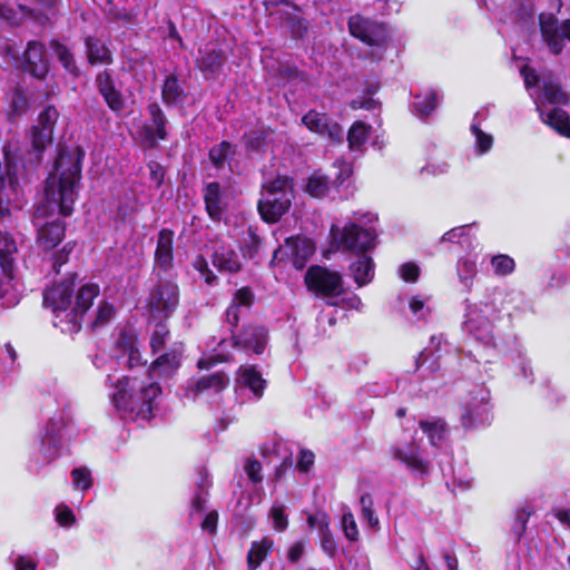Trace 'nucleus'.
I'll return each instance as SVG.
<instances>
[{"label": "nucleus", "instance_id": "9", "mask_svg": "<svg viewBox=\"0 0 570 570\" xmlns=\"http://www.w3.org/2000/svg\"><path fill=\"white\" fill-rule=\"evenodd\" d=\"M460 407V423L465 431L488 426L492 422L493 415L491 412L489 392H482L480 395H471Z\"/></svg>", "mask_w": 570, "mask_h": 570}, {"label": "nucleus", "instance_id": "60", "mask_svg": "<svg viewBox=\"0 0 570 570\" xmlns=\"http://www.w3.org/2000/svg\"><path fill=\"white\" fill-rule=\"evenodd\" d=\"M471 130L476 137V145L480 154L489 151L493 144L491 135L485 134L478 125H472Z\"/></svg>", "mask_w": 570, "mask_h": 570}, {"label": "nucleus", "instance_id": "48", "mask_svg": "<svg viewBox=\"0 0 570 570\" xmlns=\"http://www.w3.org/2000/svg\"><path fill=\"white\" fill-rule=\"evenodd\" d=\"M138 347V336L134 331L124 330L119 333L116 342L115 350L124 355L135 352Z\"/></svg>", "mask_w": 570, "mask_h": 570}, {"label": "nucleus", "instance_id": "40", "mask_svg": "<svg viewBox=\"0 0 570 570\" xmlns=\"http://www.w3.org/2000/svg\"><path fill=\"white\" fill-rule=\"evenodd\" d=\"M240 383L248 387L257 397H262L266 389V380L263 379L255 366L240 368Z\"/></svg>", "mask_w": 570, "mask_h": 570}, {"label": "nucleus", "instance_id": "47", "mask_svg": "<svg viewBox=\"0 0 570 570\" xmlns=\"http://www.w3.org/2000/svg\"><path fill=\"white\" fill-rule=\"evenodd\" d=\"M534 509L529 505L515 510L514 521L513 524L511 525V531L513 532L518 541L523 537L527 530V523L530 517L534 514Z\"/></svg>", "mask_w": 570, "mask_h": 570}, {"label": "nucleus", "instance_id": "10", "mask_svg": "<svg viewBox=\"0 0 570 570\" xmlns=\"http://www.w3.org/2000/svg\"><path fill=\"white\" fill-rule=\"evenodd\" d=\"M539 29L549 51L559 56L564 48V40L570 41V19L559 23L558 18L550 13L539 16Z\"/></svg>", "mask_w": 570, "mask_h": 570}, {"label": "nucleus", "instance_id": "51", "mask_svg": "<svg viewBox=\"0 0 570 570\" xmlns=\"http://www.w3.org/2000/svg\"><path fill=\"white\" fill-rule=\"evenodd\" d=\"M75 247H76V243L70 240V242H67L62 246L61 249H58L52 253V255H51L52 269L56 274H59L61 267L69 262L70 255L73 252Z\"/></svg>", "mask_w": 570, "mask_h": 570}, {"label": "nucleus", "instance_id": "52", "mask_svg": "<svg viewBox=\"0 0 570 570\" xmlns=\"http://www.w3.org/2000/svg\"><path fill=\"white\" fill-rule=\"evenodd\" d=\"M115 306L108 301H101L97 307L96 316L91 323L94 328L105 326L115 315Z\"/></svg>", "mask_w": 570, "mask_h": 570}, {"label": "nucleus", "instance_id": "23", "mask_svg": "<svg viewBox=\"0 0 570 570\" xmlns=\"http://www.w3.org/2000/svg\"><path fill=\"white\" fill-rule=\"evenodd\" d=\"M87 62L90 66L114 63L112 51L108 45L96 36H87L83 40Z\"/></svg>", "mask_w": 570, "mask_h": 570}, {"label": "nucleus", "instance_id": "62", "mask_svg": "<svg viewBox=\"0 0 570 570\" xmlns=\"http://www.w3.org/2000/svg\"><path fill=\"white\" fill-rule=\"evenodd\" d=\"M271 517L273 519L274 529L276 531L282 532L287 528V515L285 514L283 507L274 505L271 509Z\"/></svg>", "mask_w": 570, "mask_h": 570}, {"label": "nucleus", "instance_id": "44", "mask_svg": "<svg viewBox=\"0 0 570 570\" xmlns=\"http://www.w3.org/2000/svg\"><path fill=\"white\" fill-rule=\"evenodd\" d=\"M543 95L546 99L557 106H568L570 104V95L563 90L559 82L549 81L543 85Z\"/></svg>", "mask_w": 570, "mask_h": 570}, {"label": "nucleus", "instance_id": "31", "mask_svg": "<svg viewBox=\"0 0 570 570\" xmlns=\"http://www.w3.org/2000/svg\"><path fill=\"white\" fill-rule=\"evenodd\" d=\"M61 436L56 429V423L52 419L48 421L45 429V434L40 440V453L45 459L51 461L56 458L60 448Z\"/></svg>", "mask_w": 570, "mask_h": 570}, {"label": "nucleus", "instance_id": "7", "mask_svg": "<svg viewBox=\"0 0 570 570\" xmlns=\"http://www.w3.org/2000/svg\"><path fill=\"white\" fill-rule=\"evenodd\" d=\"M333 244L337 250L363 255L376 247L377 234L373 228L350 223L341 229Z\"/></svg>", "mask_w": 570, "mask_h": 570}, {"label": "nucleus", "instance_id": "14", "mask_svg": "<svg viewBox=\"0 0 570 570\" xmlns=\"http://www.w3.org/2000/svg\"><path fill=\"white\" fill-rule=\"evenodd\" d=\"M149 122L141 128L142 144L148 149L157 147L159 140H166L168 137L166 126L167 117L157 102L148 105Z\"/></svg>", "mask_w": 570, "mask_h": 570}, {"label": "nucleus", "instance_id": "6", "mask_svg": "<svg viewBox=\"0 0 570 570\" xmlns=\"http://www.w3.org/2000/svg\"><path fill=\"white\" fill-rule=\"evenodd\" d=\"M304 284L306 289L315 296L334 298L345 293L343 275L317 264L307 268Z\"/></svg>", "mask_w": 570, "mask_h": 570}, {"label": "nucleus", "instance_id": "29", "mask_svg": "<svg viewBox=\"0 0 570 570\" xmlns=\"http://www.w3.org/2000/svg\"><path fill=\"white\" fill-rule=\"evenodd\" d=\"M212 264L220 273L236 274L242 271V263L236 252L232 248L216 249L212 256Z\"/></svg>", "mask_w": 570, "mask_h": 570}, {"label": "nucleus", "instance_id": "27", "mask_svg": "<svg viewBox=\"0 0 570 570\" xmlns=\"http://www.w3.org/2000/svg\"><path fill=\"white\" fill-rule=\"evenodd\" d=\"M541 120L559 136L570 139V115L560 107H553L547 114L540 112Z\"/></svg>", "mask_w": 570, "mask_h": 570}, {"label": "nucleus", "instance_id": "57", "mask_svg": "<svg viewBox=\"0 0 570 570\" xmlns=\"http://www.w3.org/2000/svg\"><path fill=\"white\" fill-rule=\"evenodd\" d=\"M244 470L252 483L257 484L263 481V466L256 458H248L245 462Z\"/></svg>", "mask_w": 570, "mask_h": 570}, {"label": "nucleus", "instance_id": "35", "mask_svg": "<svg viewBox=\"0 0 570 570\" xmlns=\"http://www.w3.org/2000/svg\"><path fill=\"white\" fill-rule=\"evenodd\" d=\"M294 179L287 175L277 174L275 178L262 185V195L282 196L293 195Z\"/></svg>", "mask_w": 570, "mask_h": 570}, {"label": "nucleus", "instance_id": "17", "mask_svg": "<svg viewBox=\"0 0 570 570\" xmlns=\"http://www.w3.org/2000/svg\"><path fill=\"white\" fill-rule=\"evenodd\" d=\"M234 347L252 350L256 354H262L267 344L268 332L263 325H244L238 332L230 330Z\"/></svg>", "mask_w": 570, "mask_h": 570}, {"label": "nucleus", "instance_id": "56", "mask_svg": "<svg viewBox=\"0 0 570 570\" xmlns=\"http://www.w3.org/2000/svg\"><path fill=\"white\" fill-rule=\"evenodd\" d=\"M255 301V295L249 286L238 288L234 295L232 302L240 307L249 309Z\"/></svg>", "mask_w": 570, "mask_h": 570}, {"label": "nucleus", "instance_id": "59", "mask_svg": "<svg viewBox=\"0 0 570 570\" xmlns=\"http://www.w3.org/2000/svg\"><path fill=\"white\" fill-rule=\"evenodd\" d=\"M197 491L195 492V495L193 499H204L208 495V489L212 485V482L209 480L208 471L206 468H200L197 471Z\"/></svg>", "mask_w": 570, "mask_h": 570}, {"label": "nucleus", "instance_id": "45", "mask_svg": "<svg viewBox=\"0 0 570 570\" xmlns=\"http://www.w3.org/2000/svg\"><path fill=\"white\" fill-rule=\"evenodd\" d=\"M155 330L150 336L149 346L153 354H157L164 350L167 340L170 335V331L165 321L157 320Z\"/></svg>", "mask_w": 570, "mask_h": 570}, {"label": "nucleus", "instance_id": "38", "mask_svg": "<svg viewBox=\"0 0 570 570\" xmlns=\"http://www.w3.org/2000/svg\"><path fill=\"white\" fill-rule=\"evenodd\" d=\"M330 178L315 170L308 178L304 191L313 198L322 199L330 193Z\"/></svg>", "mask_w": 570, "mask_h": 570}, {"label": "nucleus", "instance_id": "18", "mask_svg": "<svg viewBox=\"0 0 570 570\" xmlns=\"http://www.w3.org/2000/svg\"><path fill=\"white\" fill-rule=\"evenodd\" d=\"M294 195L271 196L262 195L257 202V212L261 219L266 224L281 222L291 207Z\"/></svg>", "mask_w": 570, "mask_h": 570}, {"label": "nucleus", "instance_id": "5", "mask_svg": "<svg viewBox=\"0 0 570 570\" xmlns=\"http://www.w3.org/2000/svg\"><path fill=\"white\" fill-rule=\"evenodd\" d=\"M180 291L176 282L159 279L150 289L146 298L145 308L150 318L166 321L170 318L179 306Z\"/></svg>", "mask_w": 570, "mask_h": 570}, {"label": "nucleus", "instance_id": "63", "mask_svg": "<svg viewBox=\"0 0 570 570\" xmlns=\"http://www.w3.org/2000/svg\"><path fill=\"white\" fill-rule=\"evenodd\" d=\"M307 523L312 529L327 531V527H330V517L325 512L318 511L307 517Z\"/></svg>", "mask_w": 570, "mask_h": 570}, {"label": "nucleus", "instance_id": "61", "mask_svg": "<svg viewBox=\"0 0 570 570\" xmlns=\"http://www.w3.org/2000/svg\"><path fill=\"white\" fill-rule=\"evenodd\" d=\"M147 167L149 169L150 180L155 184L156 188H160L165 180V175H166L165 167L156 160H150L147 164Z\"/></svg>", "mask_w": 570, "mask_h": 570}, {"label": "nucleus", "instance_id": "36", "mask_svg": "<svg viewBox=\"0 0 570 570\" xmlns=\"http://www.w3.org/2000/svg\"><path fill=\"white\" fill-rule=\"evenodd\" d=\"M50 48L55 51L62 68L75 78H78L80 76V70L71 50L57 39H52L50 41Z\"/></svg>", "mask_w": 570, "mask_h": 570}, {"label": "nucleus", "instance_id": "3", "mask_svg": "<svg viewBox=\"0 0 570 570\" xmlns=\"http://www.w3.org/2000/svg\"><path fill=\"white\" fill-rule=\"evenodd\" d=\"M114 386L112 403L120 419L149 422L154 417L156 399L161 394L157 382L140 383L137 377L125 375Z\"/></svg>", "mask_w": 570, "mask_h": 570}, {"label": "nucleus", "instance_id": "50", "mask_svg": "<svg viewBox=\"0 0 570 570\" xmlns=\"http://www.w3.org/2000/svg\"><path fill=\"white\" fill-rule=\"evenodd\" d=\"M493 272L497 276H507L514 272L515 262L507 254L494 255L491 259Z\"/></svg>", "mask_w": 570, "mask_h": 570}, {"label": "nucleus", "instance_id": "2", "mask_svg": "<svg viewBox=\"0 0 570 570\" xmlns=\"http://www.w3.org/2000/svg\"><path fill=\"white\" fill-rule=\"evenodd\" d=\"M85 151L77 147L75 153L60 151L55 160L53 170L49 173L43 193L48 210L56 207L63 217L73 213L77 187L81 179Z\"/></svg>", "mask_w": 570, "mask_h": 570}, {"label": "nucleus", "instance_id": "30", "mask_svg": "<svg viewBox=\"0 0 570 570\" xmlns=\"http://www.w3.org/2000/svg\"><path fill=\"white\" fill-rule=\"evenodd\" d=\"M187 94L181 87L177 73H170L164 79L161 86V101L166 106H176L185 100Z\"/></svg>", "mask_w": 570, "mask_h": 570}, {"label": "nucleus", "instance_id": "8", "mask_svg": "<svg viewBox=\"0 0 570 570\" xmlns=\"http://www.w3.org/2000/svg\"><path fill=\"white\" fill-rule=\"evenodd\" d=\"M59 111L55 105H47L38 115L37 122L29 130V139L37 158L41 160L42 154L53 142L56 124Z\"/></svg>", "mask_w": 570, "mask_h": 570}, {"label": "nucleus", "instance_id": "15", "mask_svg": "<svg viewBox=\"0 0 570 570\" xmlns=\"http://www.w3.org/2000/svg\"><path fill=\"white\" fill-rule=\"evenodd\" d=\"M302 124L309 131L327 137L333 142H341L343 140L344 131L342 126L325 112L311 109L302 117Z\"/></svg>", "mask_w": 570, "mask_h": 570}, {"label": "nucleus", "instance_id": "19", "mask_svg": "<svg viewBox=\"0 0 570 570\" xmlns=\"http://www.w3.org/2000/svg\"><path fill=\"white\" fill-rule=\"evenodd\" d=\"M174 239L175 232L170 228H161L157 235L154 253V269L163 274L169 273L174 267Z\"/></svg>", "mask_w": 570, "mask_h": 570}, {"label": "nucleus", "instance_id": "26", "mask_svg": "<svg viewBox=\"0 0 570 570\" xmlns=\"http://www.w3.org/2000/svg\"><path fill=\"white\" fill-rule=\"evenodd\" d=\"M106 17L111 22L132 24L137 19V11L130 8V0H107Z\"/></svg>", "mask_w": 570, "mask_h": 570}, {"label": "nucleus", "instance_id": "33", "mask_svg": "<svg viewBox=\"0 0 570 570\" xmlns=\"http://www.w3.org/2000/svg\"><path fill=\"white\" fill-rule=\"evenodd\" d=\"M236 153V145L223 140L209 149L208 159L216 170H220L235 157Z\"/></svg>", "mask_w": 570, "mask_h": 570}, {"label": "nucleus", "instance_id": "21", "mask_svg": "<svg viewBox=\"0 0 570 570\" xmlns=\"http://www.w3.org/2000/svg\"><path fill=\"white\" fill-rule=\"evenodd\" d=\"M274 135L275 130L272 127L261 125L245 131L242 136V142L247 153L266 155L269 145L274 140Z\"/></svg>", "mask_w": 570, "mask_h": 570}, {"label": "nucleus", "instance_id": "55", "mask_svg": "<svg viewBox=\"0 0 570 570\" xmlns=\"http://www.w3.org/2000/svg\"><path fill=\"white\" fill-rule=\"evenodd\" d=\"M193 267L200 274L206 284L212 285L217 277L208 266L207 259L203 255H197L193 262Z\"/></svg>", "mask_w": 570, "mask_h": 570}, {"label": "nucleus", "instance_id": "22", "mask_svg": "<svg viewBox=\"0 0 570 570\" xmlns=\"http://www.w3.org/2000/svg\"><path fill=\"white\" fill-rule=\"evenodd\" d=\"M181 365V353L176 350H170L160 354L147 367V374L151 381L155 376L171 377L176 374Z\"/></svg>", "mask_w": 570, "mask_h": 570}, {"label": "nucleus", "instance_id": "24", "mask_svg": "<svg viewBox=\"0 0 570 570\" xmlns=\"http://www.w3.org/2000/svg\"><path fill=\"white\" fill-rule=\"evenodd\" d=\"M205 210L209 218L219 222L224 213L223 191L218 181L207 183L203 190Z\"/></svg>", "mask_w": 570, "mask_h": 570}, {"label": "nucleus", "instance_id": "43", "mask_svg": "<svg viewBox=\"0 0 570 570\" xmlns=\"http://www.w3.org/2000/svg\"><path fill=\"white\" fill-rule=\"evenodd\" d=\"M263 247V238L258 235L257 228L249 226L247 236L244 238L240 252L244 258L254 259Z\"/></svg>", "mask_w": 570, "mask_h": 570}, {"label": "nucleus", "instance_id": "28", "mask_svg": "<svg viewBox=\"0 0 570 570\" xmlns=\"http://www.w3.org/2000/svg\"><path fill=\"white\" fill-rule=\"evenodd\" d=\"M348 268L358 287L370 284L375 275V263L367 254L358 255V258Z\"/></svg>", "mask_w": 570, "mask_h": 570}, {"label": "nucleus", "instance_id": "46", "mask_svg": "<svg viewBox=\"0 0 570 570\" xmlns=\"http://www.w3.org/2000/svg\"><path fill=\"white\" fill-rule=\"evenodd\" d=\"M438 106V92L434 89H430L423 97L415 96L414 108L416 112L422 117H429Z\"/></svg>", "mask_w": 570, "mask_h": 570}, {"label": "nucleus", "instance_id": "13", "mask_svg": "<svg viewBox=\"0 0 570 570\" xmlns=\"http://www.w3.org/2000/svg\"><path fill=\"white\" fill-rule=\"evenodd\" d=\"M21 66L24 72L37 80H45L49 73V59L43 42L30 40L21 57Z\"/></svg>", "mask_w": 570, "mask_h": 570}, {"label": "nucleus", "instance_id": "34", "mask_svg": "<svg viewBox=\"0 0 570 570\" xmlns=\"http://www.w3.org/2000/svg\"><path fill=\"white\" fill-rule=\"evenodd\" d=\"M30 109V100L26 90L18 85L10 95L9 108L7 111L8 120L13 122L16 118L22 117Z\"/></svg>", "mask_w": 570, "mask_h": 570}, {"label": "nucleus", "instance_id": "54", "mask_svg": "<svg viewBox=\"0 0 570 570\" xmlns=\"http://www.w3.org/2000/svg\"><path fill=\"white\" fill-rule=\"evenodd\" d=\"M72 484L85 492L92 487V476L87 468H76L71 471Z\"/></svg>", "mask_w": 570, "mask_h": 570}, {"label": "nucleus", "instance_id": "12", "mask_svg": "<svg viewBox=\"0 0 570 570\" xmlns=\"http://www.w3.org/2000/svg\"><path fill=\"white\" fill-rule=\"evenodd\" d=\"M95 87L109 110L115 115H120L126 107V101L114 77V71L111 69L100 70L95 76Z\"/></svg>", "mask_w": 570, "mask_h": 570}, {"label": "nucleus", "instance_id": "42", "mask_svg": "<svg viewBox=\"0 0 570 570\" xmlns=\"http://www.w3.org/2000/svg\"><path fill=\"white\" fill-rule=\"evenodd\" d=\"M419 428L426 434L430 444L433 446H438L446 433V422L443 419L421 420Z\"/></svg>", "mask_w": 570, "mask_h": 570}, {"label": "nucleus", "instance_id": "4", "mask_svg": "<svg viewBox=\"0 0 570 570\" xmlns=\"http://www.w3.org/2000/svg\"><path fill=\"white\" fill-rule=\"evenodd\" d=\"M350 35L370 48V55L381 61L392 41L387 23L363 14L351 16L347 20Z\"/></svg>", "mask_w": 570, "mask_h": 570}, {"label": "nucleus", "instance_id": "37", "mask_svg": "<svg viewBox=\"0 0 570 570\" xmlns=\"http://www.w3.org/2000/svg\"><path fill=\"white\" fill-rule=\"evenodd\" d=\"M17 244L12 238H3L0 247V268L2 275L8 279L13 278L14 262L13 255L17 253Z\"/></svg>", "mask_w": 570, "mask_h": 570}, {"label": "nucleus", "instance_id": "49", "mask_svg": "<svg viewBox=\"0 0 570 570\" xmlns=\"http://www.w3.org/2000/svg\"><path fill=\"white\" fill-rule=\"evenodd\" d=\"M285 21L294 39H304L307 36L309 30V22L305 18L289 14L286 17Z\"/></svg>", "mask_w": 570, "mask_h": 570}, {"label": "nucleus", "instance_id": "53", "mask_svg": "<svg viewBox=\"0 0 570 570\" xmlns=\"http://www.w3.org/2000/svg\"><path fill=\"white\" fill-rule=\"evenodd\" d=\"M341 529L345 538L351 542H356L360 538L356 520L351 511H344L341 519Z\"/></svg>", "mask_w": 570, "mask_h": 570}, {"label": "nucleus", "instance_id": "16", "mask_svg": "<svg viewBox=\"0 0 570 570\" xmlns=\"http://www.w3.org/2000/svg\"><path fill=\"white\" fill-rule=\"evenodd\" d=\"M227 59L225 50L218 43L208 42L198 49L195 66L206 78H214L223 71Z\"/></svg>", "mask_w": 570, "mask_h": 570}, {"label": "nucleus", "instance_id": "39", "mask_svg": "<svg viewBox=\"0 0 570 570\" xmlns=\"http://www.w3.org/2000/svg\"><path fill=\"white\" fill-rule=\"evenodd\" d=\"M273 547V542L268 539L254 541L247 552L248 570H256L267 558Z\"/></svg>", "mask_w": 570, "mask_h": 570}, {"label": "nucleus", "instance_id": "58", "mask_svg": "<svg viewBox=\"0 0 570 570\" xmlns=\"http://www.w3.org/2000/svg\"><path fill=\"white\" fill-rule=\"evenodd\" d=\"M56 521L59 525L69 528L75 524L76 517L71 508L61 503L56 507Z\"/></svg>", "mask_w": 570, "mask_h": 570}, {"label": "nucleus", "instance_id": "20", "mask_svg": "<svg viewBox=\"0 0 570 570\" xmlns=\"http://www.w3.org/2000/svg\"><path fill=\"white\" fill-rule=\"evenodd\" d=\"M390 452L395 460L402 462L413 473L421 476L429 474L430 463L422 458L420 446L415 442L412 441L404 448L393 445Z\"/></svg>", "mask_w": 570, "mask_h": 570}, {"label": "nucleus", "instance_id": "41", "mask_svg": "<svg viewBox=\"0 0 570 570\" xmlns=\"http://www.w3.org/2000/svg\"><path fill=\"white\" fill-rule=\"evenodd\" d=\"M372 127L364 121L353 122L347 132V142L351 150H361L370 138Z\"/></svg>", "mask_w": 570, "mask_h": 570}, {"label": "nucleus", "instance_id": "25", "mask_svg": "<svg viewBox=\"0 0 570 570\" xmlns=\"http://www.w3.org/2000/svg\"><path fill=\"white\" fill-rule=\"evenodd\" d=\"M285 247L294 257V266L296 268H302L305 265V262L312 257L315 252L314 243L311 239L302 238L299 236L286 238Z\"/></svg>", "mask_w": 570, "mask_h": 570}, {"label": "nucleus", "instance_id": "32", "mask_svg": "<svg viewBox=\"0 0 570 570\" xmlns=\"http://www.w3.org/2000/svg\"><path fill=\"white\" fill-rule=\"evenodd\" d=\"M228 383L227 374L224 371H219L197 380L189 390L195 394H202L208 390L220 393L227 387Z\"/></svg>", "mask_w": 570, "mask_h": 570}, {"label": "nucleus", "instance_id": "11", "mask_svg": "<svg viewBox=\"0 0 570 570\" xmlns=\"http://www.w3.org/2000/svg\"><path fill=\"white\" fill-rule=\"evenodd\" d=\"M49 210L47 206H38L35 212L33 224L37 226V242L47 250L57 247L66 236V223L59 218L51 222L41 223L40 219L47 217Z\"/></svg>", "mask_w": 570, "mask_h": 570}, {"label": "nucleus", "instance_id": "1", "mask_svg": "<svg viewBox=\"0 0 570 570\" xmlns=\"http://www.w3.org/2000/svg\"><path fill=\"white\" fill-rule=\"evenodd\" d=\"M78 274L68 273L42 291V304L53 314V325L66 334L81 331L86 314L100 294L96 283L82 284L75 294Z\"/></svg>", "mask_w": 570, "mask_h": 570}, {"label": "nucleus", "instance_id": "64", "mask_svg": "<svg viewBox=\"0 0 570 570\" xmlns=\"http://www.w3.org/2000/svg\"><path fill=\"white\" fill-rule=\"evenodd\" d=\"M421 274L419 265L412 262L404 263L401 266V277L409 283H415Z\"/></svg>", "mask_w": 570, "mask_h": 570}]
</instances>
